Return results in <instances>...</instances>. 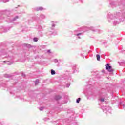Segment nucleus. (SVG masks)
Here are the masks:
<instances>
[{
	"label": "nucleus",
	"mask_w": 125,
	"mask_h": 125,
	"mask_svg": "<svg viewBox=\"0 0 125 125\" xmlns=\"http://www.w3.org/2000/svg\"><path fill=\"white\" fill-rule=\"evenodd\" d=\"M38 83H39V80L37 79L35 81V85H37Z\"/></svg>",
	"instance_id": "21"
},
{
	"label": "nucleus",
	"mask_w": 125,
	"mask_h": 125,
	"mask_svg": "<svg viewBox=\"0 0 125 125\" xmlns=\"http://www.w3.org/2000/svg\"><path fill=\"white\" fill-rule=\"evenodd\" d=\"M46 36L47 37H51V35H53V36H55L57 35V31H54V28H50L48 31L46 33Z\"/></svg>",
	"instance_id": "4"
},
{
	"label": "nucleus",
	"mask_w": 125,
	"mask_h": 125,
	"mask_svg": "<svg viewBox=\"0 0 125 125\" xmlns=\"http://www.w3.org/2000/svg\"><path fill=\"white\" fill-rule=\"evenodd\" d=\"M36 10H37L38 11H39V10H43V8H42V7H37L36 8Z\"/></svg>",
	"instance_id": "12"
},
{
	"label": "nucleus",
	"mask_w": 125,
	"mask_h": 125,
	"mask_svg": "<svg viewBox=\"0 0 125 125\" xmlns=\"http://www.w3.org/2000/svg\"><path fill=\"white\" fill-rule=\"evenodd\" d=\"M54 63H58V60H57V59L54 60Z\"/></svg>",
	"instance_id": "23"
},
{
	"label": "nucleus",
	"mask_w": 125,
	"mask_h": 125,
	"mask_svg": "<svg viewBox=\"0 0 125 125\" xmlns=\"http://www.w3.org/2000/svg\"><path fill=\"white\" fill-rule=\"evenodd\" d=\"M123 107H125V104H123Z\"/></svg>",
	"instance_id": "34"
},
{
	"label": "nucleus",
	"mask_w": 125,
	"mask_h": 125,
	"mask_svg": "<svg viewBox=\"0 0 125 125\" xmlns=\"http://www.w3.org/2000/svg\"><path fill=\"white\" fill-rule=\"evenodd\" d=\"M51 75H55V71L53 69L51 70Z\"/></svg>",
	"instance_id": "18"
},
{
	"label": "nucleus",
	"mask_w": 125,
	"mask_h": 125,
	"mask_svg": "<svg viewBox=\"0 0 125 125\" xmlns=\"http://www.w3.org/2000/svg\"><path fill=\"white\" fill-rule=\"evenodd\" d=\"M121 104H122V103H120V105H121Z\"/></svg>",
	"instance_id": "39"
},
{
	"label": "nucleus",
	"mask_w": 125,
	"mask_h": 125,
	"mask_svg": "<svg viewBox=\"0 0 125 125\" xmlns=\"http://www.w3.org/2000/svg\"><path fill=\"white\" fill-rule=\"evenodd\" d=\"M80 101H81V98H78L76 100V103H80Z\"/></svg>",
	"instance_id": "19"
},
{
	"label": "nucleus",
	"mask_w": 125,
	"mask_h": 125,
	"mask_svg": "<svg viewBox=\"0 0 125 125\" xmlns=\"http://www.w3.org/2000/svg\"><path fill=\"white\" fill-rule=\"evenodd\" d=\"M100 101H101V102H104L105 101V99L104 98H102L100 99Z\"/></svg>",
	"instance_id": "22"
},
{
	"label": "nucleus",
	"mask_w": 125,
	"mask_h": 125,
	"mask_svg": "<svg viewBox=\"0 0 125 125\" xmlns=\"http://www.w3.org/2000/svg\"><path fill=\"white\" fill-rule=\"evenodd\" d=\"M83 34V33H79L77 34L75 33V36H77V37H79V36H82Z\"/></svg>",
	"instance_id": "16"
},
{
	"label": "nucleus",
	"mask_w": 125,
	"mask_h": 125,
	"mask_svg": "<svg viewBox=\"0 0 125 125\" xmlns=\"http://www.w3.org/2000/svg\"><path fill=\"white\" fill-rule=\"evenodd\" d=\"M10 93H11V94H12V92H10Z\"/></svg>",
	"instance_id": "37"
},
{
	"label": "nucleus",
	"mask_w": 125,
	"mask_h": 125,
	"mask_svg": "<svg viewBox=\"0 0 125 125\" xmlns=\"http://www.w3.org/2000/svg\"><path fill=\"white\" fill-rule=\"evenodd\" d=\"M102 72H104V70H102Z\"/></svg>",
	"instance_id": "40"
},
{
	"label": "nucleus",
	"mask_w": 125,
	"mask_h": 125,
	"mask_svg": "<svg viewBox=\"0 0 125 125\" xmlns=\"http://www.w3.org/2000/svg\"><path fill=\"white\" fill-rule=\"evenodd\" d=\"M4 77H5V78H8V79H9V78H11V76H10L9 75H8V74H5L4 75Z\"/></svg>",
	"instance_id": "15"
},
{
	"label": "nucleus",
	"mask_w": 125,
	"mask_h": 125,
	"mask_svg": "<svg viewBox=\"0 0 125 125\" xmlns=\"http://www.w3.org/2000/svg\"><path fill=\"white\" fill-rule=\"evenodd\" d=\"M7 86V84L6 83H4L3 81H0V87H6Z\"/></svg>",
	"instance_id": "8"
},
{
	"label": "nucleus",
	"mask_w": 125,
	"mask_h": 125,
	"mask_svg": "<svg viewBox=\"0 0 125 125\" xmlns=\"http://www.w3.org/2000/svg\"><path fill=\"white\" fill-rule=\"evenodd\" d=\"M97 60L98 61H99L100 60V55L97 54L96 55Z\"/></svg>",
	"instance_id": "17"
},
{
	"label": "nucleus",
	"mask_w": 125,
	"mask_h": 125,
	"mask_svg": "<svg viewBox=\"0 0 125 125\" xmlns=\"http://www.w3.org/2000/svg\"><path fill=\"white\" fill-rule=\"evenodd\" d=\"M44 121H46V118L44 119Z\"/></svg>",
	"instance_id": "36"
},
{
	"label": "nucleus",
	"mask_w": 125,
	"mask_h": 125,
	"mask_svg": "<svg viewBox=\"0 0 125 125\" xmlns=\"http://www.w3.org/2000/svg\"><path fill=\"white\" fill-rule=\"evenodd\" d=\"M106 69L109 72V73H112L114 72V69L112 68V66L109 65V64H106Z\"/></svg>",
	"instance_id": "6"
},
{
	"label": "nucleus",
	"mask_w": 125,
	"mask_h": 125,
	"mask_svg": "<svg viewBox=\"0 0 125 125\" xmlns=\"http://www.w3.org/2000/svg\"><path fill=\"white\" fill-rule=\"evenodd\" d=\"M37 29H38V31L40 32V31H42V28L41 25H39L37 27Z\"/></svg>",
	"instance_id": "13"
},
{
	"label": "nucleus",
	"mask_w": 125,
	"mask_h": 125,
	"mask_svg": "<svg viewBox=\"0 0 125 125\" xmlns=\"http://www.w3.org/2000/svg\"><path fill=\"white\" fill-rule=\"evenodd\" d=\"M62 98V97L58 95V96H56L55 97V100H59V99H61V98Z\"/></svg>",
	"instance_id": "11"
},
{
	"label": "nucleus",
	"mask_w": 125,
	"mask_h": 125,
	"mask_svg": "<svg viewBox=\"0 0 125 125\" xmlns=\"http://www.w3.org/2000/svg\"><path fill=\"white\" fill-rule=\"evenodd\" d=\"M102 109L104 113L111 114L112 113V108L109 106H102Z\"/></svg>",
	"instance_id": "5"
},
{
	"label": "nucleus",
	"mask_w": 125,
	"mask_h": 125,
	"mask_svg": "<svg viewBox=\"0 0 125 125\" xmlns=\"http://www.w3.org/2000/svg\"><path fill=\"white\" fill-rule=\"evenodd\" d=\"M70 87V84H66V87L68 88Z\"/></svg>",
	"instance_id": "29"
},
{
	"label": "nucleus",
	"mask_w": 125,
	"mask_h": 125,
	"mask_svg": "<svg viewBox=\"0 0 125 125\" xmlns=\"http://www.w3.org/2000/svg\"><path fill=\"white\" fill-rule=\"evenodd\" d=\"M75 32H78V31L77 30H75Z\"/></svg>",
	"instance_id": "38"
},
{
	"label": "nucleus",
	"mask_w": 125,
	"mask_h": 125,
	"mask_svg": "<svg viewBox=\"0 0 125 125\" xmlns=\"http://www.w3.org/2000/svg\"><path fill=\"white\" fill-rule=\"evenodd\" d=\"M40 18H41V19H45V16L43 14H41L40 15Z\"/></svg>",
	"instance_id": "14"
},
{
	"label": "nucleus",
	"mask_w": 125,
	"mask_h": 125,
	"mask_svg": "<svg viewBox=\"0 0 125 125\" xmlns=\"http://www.w3.org/2000/svg\"><path fill=\"white\" fill-rule=\"evenodd\" d=\"M95 88L94 86H89V89L88 90V94L89 96H92V97H94L96 96V94L94 92L95 91Z\"/></svg>",
	"instance_id": "3"
},
{
	"label": "nucleus",
	"mask_w": 125,
	"mask_h": 125,
	"mask_svg": "<svg viewBox=\"0 0 125 125\" xmlns=\"http://www.w3.org/2000/svg\"><path fill=\"white\" fill-rule=\"evenodd\" d=\"M38 40H39V39H38V38L35 37V38L33 39L34 42H38Z\"/></svg>",
	"instance_id": "20"
},
{
	"label": "nucleus",
	"mask_w": 125,
	"mask_h": 125,
	"mask_svg": "<svg viewBox=\"0 0 125 125\" xmlns=\"http://www.w3.org/2000/svg\"><path fill=\"white\" fill-rule=\"evenodd\" d=\"M85 29L86 31H89V30H91V31H92V32H93L94 33L95 32H97V30H96L95 29H94V27L92 26H91L90 27H86Z\"/></svg>",
	"instance_id": "7"
},
{
	"label": "nucleus",
	"mask_w": 125,
	"mask_h": 125,
	"mask_svg": "<svg viewBox=\"0 0 125 125\" xmlns=\"http://www.w3.org/2000/svg\"><path fill=\"white\" fill-rule=\"evenodd\" d=\"M33 19H34V20H38V19H39V18L38 17H34L33 18Z\"/></svg>",
	"instance_id": "27"
},
{
	"label": "nucleus",
	"mask_w": 125,
	"mask_h": 125,
	"mask_svg": "<svg viewBox=\"0 0 125 125\" xmlns=\"http://www.w3.org/2000/svg\"><path fill=\"white\" fill-rule=\"evenodd\" d=\"M98 33L99 34H100V33H102V30H98Z\"/></svg>",
	"instance_id": "28"
},
{
	"label": "nucleus",
	"mask_w": 125,
	"mask_h": 125,
	"mask_svg": "<svg viewBox=\"0 0 125 125\" xmlns=\"http://www.w3.org/2000/svg\"><path fill=\"white\" fill-rule=\"evenodd\" d=\"M17 98H20V99H22V98H21V96H17Z\"/></svg>",
	"instance_id": "31"
},
{
	"label": "nucleus",
	"mask_w": 125,
	"mask_h": 125,
	"mask_svg": "<svg viewBox=\"0 0 125 125\" xmlns=\"http://www.w3.org/2000/svg\"><path fill=\"white\" fill-rule=\"evenodd\" d=\"M18 18H19V17L18 16H16L12 19H9V22H10V23H12L13 22H14V21H15V20H16L17 19H18Z\"/></svg>",
	"instance_id": "9"
},
{
	"label": "nucleus",
	"mask_w": 125,
	"mask_h": 125,
	"mask_svg": "<svg viewBox=\"0 0 125 125\" xmlns=\"http://www.w3.org/2000/svg\"><path fill=\"white\" fill-rule=\"evenodd\" d=\"M9 0H3V2H8Z\"/></svg>",
	"instance_id": "26"
},
{
	"label": "nucleus",
	"mask_w": 125,
	"mask_h": 125,
	"mask_svg": "<svg viewBox=\"0 0 125 125\" xmlns=\"http://www.w3.org/2000/svg\"><path fill=\"white\" fill-rule=\"evenodd\" d=\"M44 109V107H41L39 108L40 111H42Z\"/></svg>",
	"instance_id": "24"
},
{
	"label": "nucleus",
	"mask_w": 125,
	"mask_h": 125,
	"mask_svg": "<svg viewBox=\"0 0 125 125\" xmlns=\"http://www.w3.org/2000/svg\"><path fill=\"white\" fill-rule=\"evenodd\" d=\"M47 52H50V50H48Z\"/></svg>",
	"instance_id": "32"
},
{
	"label": "nucleus",
	"mask_w": 125,
	"mask_h": 125,
	"mask_svg": "<svg viewBox=\"0 0 125 125\" xmlns=\"http://www.w3.org/2000/svg\"><path fill=\"white\" fill-rule=\"evenodd\" d=\"M74 73H75V70H74Z\"/></svg>",
	"instance_id": "42"
},
{
	"label": "nucleus",
	"mask_w": 125,
	"mask_h": 125,
	"mask_svg": "<svg viewBox=\"0 0 125 125\" xmlns=\"http://www.w3.org/2000/svg\"><path fill=\"white\" fill-rule=\"evenodd\" d=\"M73 70H75V69H76V67H73Z\"/></svg>",
	"instance_id": "33"
},
{
	"label": "nucleus",
	"mask_w": 125,
	"mask_h": 125,
	"mask_svg": "<svg viewBox=\"0 0 125 125\" xmlns=\"http://www.w3.org/2000/svg\"><path fill=\"white\" fill-rule=\"evenodd\" d=\"M51 26H52V28H50V29H54V27H55V26H56V22L52 21Z\"/></svg>",
	"instance_id": "10"
},
{
	"label": "nucleus",
	"mask_w": 125,
	"mask_h": 125,
	"mask_svg": "<svg viewBox=\"0 0 125 125\" xmlns=\"http://www.w3.org/2000/svg\"><path fill=\"white\" fill-rule=\"evenodd\" d=\"M26 47H28L29 48H30V47H31V45H30V44H27V45H26Z\"/></svg>",
	"instance_id": "30"
},
{
	"label": "nucleus",
	"mask_w": 125,
	"mask_h": 125,
	"mask_svg": "<svg viewBox=\"0 0 125 125\" xmlns=\"http://www.w3.org/2000/svg\"><path fill=\"white\" fill-rule=\"evenodd\" d=\"M111 5H116V2H113L110 3Z\"/></svg>",
	"instance_id": "25"
},
{
	"label": "nucleus",
	"mask_w": 125,
	"mask_h": 125,
	"mask_svg": "<svg viewBox=\"0 0 125 125\" xmlns=\"http://www.w3.org/2000/svg\"><path fill=\"white\" fill-rule=\"evenodd\" d=\"M0 56H1L2 58L7 59V61L3 62L4 64L11 65L13 64V60H14L15 56L14 50H12L10 48H7L6 50H2L0 51Z\"/></svg>",
	"instance_id": "1"
},
{
	"label": "nucleus",
	"mask_w": 125,
	"mask_h": 125,
	"mask_svg": "<svg viewBox=\"0 0 125 125\" xmlns=\"http://www.w3.org/2000/svg\"><path fill=\"white\" fill-rule=\"evenodd\" d=\"M78 39H81V37H78Z\"/></svg>",
	"instance_id": "35"
},
{
	"label": "nucleus",
	"mask_w": 125,
	"mask_h": 125,
	"mask_svg": "<svg viewBox=\"0 0 125 125\" xmlns=\"http://www.w3.org/2000/svg\"><path fill=\"white\" fill-rule=\"evenodd\" d=\"M4 12L6 13V11H5V12Z\"/></svg>",
	"instance_id": "41"
},
{
	"label": "nucleus",
	"mask_w": 125,
	"mask_h": 125,
	"mask_svg": "<svg viewBox=\"0 0 125 125\" xmlns=\"http://www.w3.org/2000/svg\"><path fill=\"white\" fill-rule=\"evenodd\" d=\"M125 14L121 13L120 12L117 13L116 14H112L109 13L107 15V18L108 19V22H112L113 25L116 26L120 24L121 22L125 21Z\"/></svg>",
	"instance_id": "2"
}]
</instances>
